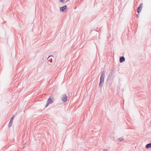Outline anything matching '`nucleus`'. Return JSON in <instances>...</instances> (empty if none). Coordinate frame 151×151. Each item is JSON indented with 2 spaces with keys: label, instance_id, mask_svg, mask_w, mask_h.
Wrapping results in <instances>:
<instances>
[{
  "label": "nucleus",
  "instance_id": "obj_1",
  "mask_svg": "<svg viewBox=\"0 0 151 151\" xmlns=\"http://www.w3.org/2000/svg\"><path fill=\"white\" fill-rule=\"evenodd\" d=\"M52 99L51 98V97H49L47 102V104H46V107L47 106H48L49 104L51 103L52 102Z\"/></svg>",
  "mask_w": 151,
  "mask_h": 151
},
{
  "label": "nucleus",
  "instance_id": "obj_2",
  "mask_svg": "<svg viewBox=\"0 0 151 151\" xmlns=\"http://www.w3.org/2000/svg\"><path fill=\"white\" fill-rule=\"evenodd\" d=\"M104 73H102L101 75L100 84H101L104 82Z\"/></svg>",
  "mask_w": 151,
  "mask_h": 151
},
{
  "label": "nucleus",
  "instance_id": "obj_3",
  "mask_svg": "<svg viewBox=\"0 0 151 151\" xmlns=\"http://www.w3.org/2000/svg\"><path fill=\"white\" fill-rule=\"evenodd\" d=\"M67 99V97L65 95H63L62 97V100L64 102H65L66 101Z\"/></svg>",
  "mask_w": 151,
  "mask_h": 151
},
{
  "label": "nucleus",
  "instance_id": "obj_4",
  "mask_svg": "<svg viewBox=\"0 0 151 151\" xmlns=\"http://www.w3.org/2000/svg\"><path fill=\"white\" fill-rule=\"evenodd\" d=\"M66 8L67 6L66 5H65V6H62V7H60V9L61 11L64 12L65 11V10L66 9Z\"/></svg>",
  "mask_w": 151,
  "mask_h": 151
},
{
  "label": "nucleus",
  "instance_id": "obj_5",
  "mask_svg": "<svg viewBox=\"0 0 151 151\" xmlns=\"http://www.w3.org/2000/svg\"><path fill=\"white\" fill-rule=\"evenodd\" d=\"M142 4H141L137 9V12L139 13L141 11V9L142 8Z\"/></svg>",
  "mask_w": 151,
  "mask_h": 151
},
{
  "label": "nucleus",
  "instance_id": "obj_6",
  "mask_svg": "<svg viewBox=\"0 0 151 151\" xmlns=\"http://www.w3.org/2000/svg\"><path fill=\"white\" fill-rule=\"evenodd\" d=\"M14 115L11 119L9 123V127H10L12 126V122L13 121V120L14 119Z\"/></svg>",
  "mask_w": 151,
  "mask_h": 151
},
{
  "label": "nucleus",
  "instance_id": "obj_7",
  "mask_svg": "<svg viewBox=\"0 0 151 151\" xmlns=\"http://www.w3.org/2000/svg\"><path fill=\"white\" fill-rule=\"evenodd\" d=\"M125 60V58L124 57H121L120 58V62L122 63Z\"/></svg>",
  "mask_w": 151,
  "mask_h": 151
},
{
  "label": "nucleus",
  "instance_id": "obj_8",
  "mask_svg": "<svg viewBox=\"0 0 151 151\" xmlns=\"http://www.w3.org/2000/svg\"><path fill=\"white\" fill-rule=\"evenodd\" d=\"M146 147L147 148H151V143H149L147 144L146 146Z\"/></svg>",
  "mask_w": 151,
  "mask_h": 151
},
{
  "label": "nucleus",
  "instance_id": "obj_9",
  "mask_svg": "<svg viewBox=\"0 0 151 151\" xmlns=\"http://www.w3.org/2000/svg\"><path fill=\"white\" fill-rule=\"evenodd\" d=\"M119 141H123V139L122 138H119Z\"/></svg>",
  "mask_w": 151,
  "mask_h": 151
},
{
  "label": "nucleus",
  "instance_id": "obj_10",
  "mask_svg": "<svg viewBox=\"0 0 151 151\" xmlns=\"http://www.w3.org/2000/svg\"><path fill=\"white\" fill-rule=\"evenodd\" d=\"M60 2H61L62 3H63L64 2V1L63 0H60Z\"/></svg>",
  "mask_w": 151,
  "mask_h": 151
},
{
  "label": "nucleus",
  "instance_id": "obj_11",
  "mask_svg": "<svg viewBox=\"0 0 151 151\" xmlns=\"http://www.w3.org/2000/svg\"><path fill=\"white\" fill-rule=\"evenodd\" d=\"M107 151L106 150V151Z\"/></svg>",
  "mask_w": 151,
  "mask_h": 151
}]
</instances>
